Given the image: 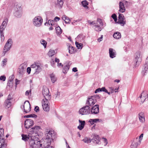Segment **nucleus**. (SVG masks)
I'll return each mask as SVG.
<instances>
[{"mask_svg":"<svg viewBox=\"0 0 148 148\" xmlns=\"http://www.w3.org/2000/svg\"><path fill=\"white\" fill-rule=\"evenodd\" d=\"M95 27L94 29L96 31H100L103 28L104 26L101 27L100 26V25H98L95 24L94 26Z\"/></svg>","mask_w":148,"mask_h":148,"instance_id":"28","label":"nucleus"},{"mask_svg":"<svg viewBox=\"0 0 148 148\" xmlns=\"http://www.w3.org/2000/svg\"><path fill=\"white\" fill-rule=\"evenodd\" d=\"M40 43L45 48H46L47 44V42L43 39H42L40 40Z\"/></svg>","mask_w":148,"mask_h":148,"instance_id":"40","label":"nucleus"},{"mask_svg":"<svg viewBox=\"0 0 148 148\" xmlns=\"http://www.w3.org/2000/svg\"><path fill=\"white\" fill-rule=\"evenodd\" d=\"M148 69V65L145 64L144 66L143 69L142 71V73L144 75H145V73H146Z\"/></svg>","mask_w":148,"mask_h":148,"instance_id":"38","label":"nucleus"},{"mask_svg":"<svg viewBox=\"0 0 148 148\" xmlns=\"http://www.w3.org/2000/svg\"><path fill=\"white\" fill-rule=\"evenodd\" d=\"M113 37L114 38L119 39L121 37V33L119 32L114 33L113 35Z\"/></svg>","mask_w":148,"mask_h":148,"instance_id":"30","label":"nucleus"},{"mask_svg":"<svg viewBox=\"0 0 148 148\" xmlns=\"http://www.w3.org/2000/svg\"><path fill=\"white\" fill-rule=\"evenodd\" d=\"M102 91V88H99L97 89L95 91V92L96 93L98 92H100Z\"/></svg>","mask_w":148,"mask_h":148,"instance_id":"52","label":"nucleus"},{"mask_svg":"<svg viewBox=\"0 0 148 148\" xmlns=\"http://www.w3.org/2000/svg\"><path fill=\"white\" fill-rule=\"evenodd\" d=\"M21 136L22 140L25 141L27 140L28 139L29 140L30 138V137L29 136V134L27 135L22 134Z\"/></svg>","mask_w":148,"mask_h":148,"instance_id":"31","label":"nucleus"},{"mask_svg":"<svg viewBox=\"0 0 148 148\" xmlns=\"http://www.w3.org/2000/svg\"><path fill=\"white\" fill-rule=\"evenodd\" d=\"M6 77L4 75L1 76L0 77V80L3 81H4L5 80Z\"/></svg>","mask_w":148,"mask_h":148,"instance_id":"54","label":"nucleus"},{"mask_svg":"<svg viewBox=\"0 0 148 148\" xmlns=\"http://www.w3.org/2000/svg\"><path fill=\"white\" fill-rule=\"evenodd\" d=\"M48 23L49 25H50L51 26H54V24H53L54 23L53 21L49 20L48 21Z\"/></svg>","mask_w":148,"mask_h":148,"instance_id":"50","label":"nucleus"},{"mask_svg":"<svg viewBox=\"0 0 148 148\" xmlns=\"http://www.w3.org/2000/svg\"><path fill=\"white\" fill-rule=\"evenodd\" d=\"M141 143L140 140H138L137 138L134 139L131 145V148H137L138 146Z\"/></svg>","mask_w":148,"mask_h":148,"instance_id":"17","label":"nucleus"},{"mask_svg":"<svg viewBox=\"0 0 148 148\" xmlns=\"http://www.w3.org/2000/svg\"><path fill=\"white\" fill-rule=\"evenodd\" d=\"M109 54L110 57L112 58H113L116 56V51L112 48L109 49Z\"/></svg>","mask_w":148,"mask_h":148,"instance_id":"19","label":"nucleus"},{"mask_svg":"<svg viewBox=\"0 0 148 148\" xmlns=\"http://www.w3.org/2000/svg\"><path fill=\"white\" fill-rule=\"evenodd\" d=\"M56 33L58 34H60L62 33V29L60 27H57L55 28Z\"/></svg>","mask_w":148,"mask_h":148,"instance_id":"37","label":"nucleus"},{"mask_svg":"<svg viewBox=\"0 0 148 148\" xmlns=\"http://www.w3.org/2000/svg\"><path fill=\"white\" fill-rule=\"evenodd\" d=\"M31 70L37 74L41 71V68L39 63L35 62L31 65V67H28L27 68V72L28 74L30 73Z\"/></svg>","mask_w":148,"mask_h":148,"instance_id":"1","label":"nucleus"},{"mask_svg":"<svg viewBox=\"0 0 148 148\" xmlns=\"http://www.w3.org/2000/svg\"><path fill=\"white\" fill-rule=\"evenodd\" d=\"M55 134L54 131L50 129H47L45 133L46 139L51 141L55 138Z\"/></svg>","mask_w":148,"mask_h":148,"instance_id":"3","label":"nucleus"},{"mask_svg":"<svg viewBox=\"0 0 148 148\" xmlns=\"http://www.w3.org/2000/svg\"><path fill=\"white\" fill-rule=\"evenodd\" d=\"M97 21L99 23L101 27L104 26V27L106 26V24H104V23L103 22L102 20L101 19L98 18L97 19Z\"/></svg>","mask_w":148,"mask_h":148,"instance_id":"41","label":"nucleus"},{"mask_svg":"<svg viewBox=\"0 0 148 148\" xmlns=\"http://www.w3.org/2000/svg\"><path fill=\"white\" fill-rule=\"evenodd\" d=\"M13 42L11 39H9L5 44L2 53L3 56H4L6 53L9 51L12 45Z\"/></svg>","mask_w":148,"mask_h":148,"instance_id":"5","label":"nucleus"},{"mask_svg":"<svg viewBox=\"0 0 148 148\" xmlns=\"http://www.w3.org/2000/svg\"><path fill=\"white\" fill-rule=\"evenodd\" d=\"M79 121L80 123V124L78 126L77 128L80 130H81L84 128L85 125V122L84 121H82L80 120H79Z\"/></svg>","mask_w":148,"mask_h":148,"instance_id":"25","label":"nucleus"},{"mask_svg":"<svg viewBox=\"0 0 148 148\" xmlns=\"http://www.w3.org/2000/svg\"><path fill=\"white\" fill-rule=\"evenodd\" d=\"M62 19L64 20L66 23H69L71 20L69 18L65 15H63L62 17Z\"/></svg>","mask_w":148,"mask_h":148,"instance_id":"27","label":"nucleus"},{"mask_svg":"<svg viewBox=\"0 0 148 148\" xmlns=\"http://www.w3.org/2000/svg\"><path fill=\"white\" fill-rule=\"evenodd\" d=\"M102 139L103 140V141L104 142L105 145H106L108 143L107 140L105 138H103Z\"/></svg>","mask_w":148,"mask_h":148,"instance_id":"58","label":"nucleus"},{"mask_svg":"<svg viewBox=\"0 0 148 148\" xmlns=\"http://www.w3.org/2000/svg\"><path fill=\"white\" fill-rule=\"evenodd\" d=\"M15 12L14 13V15L18 18L20 17L22 15V8L18 5H16L14 7Z\"/></svg>","mask_w":148,"mask_h":148,"instance_id":"9","label":"nucleus"},{"mask_svg":"<svg viewBox=\"0 0 148 148\" xmlns=\"http://www.w3.org/2000/svg\"><path fill=\"white\" fill-rule=\"evenodd\" d=\"M49 91L47 87H44L42 90V94L45 98L43 99L50 100L51 98V95H49Z\"/></svg>","mask_w":148,"mask_h":148,"instance_id":"10","label":"nucleus"},{"mask_svg":"<svg viewBox=\"0 0 148 148\" xmlns=\"http://www.w3.org/2000/svg\"><path fill=\"white\" fill-rule=\"evenodd\" d=\"M138 117L139 120L142 123L145 122V119L144 113L143 112H140L138 114Z\"/></svg>","mask_w":148,"mask_h":148,"instance_id":"24","label":"nucleus"},{"mask_svg":"<svg viewBox=\"0 0 148 148\" xmlns=\"http://www.w3.org/2000/svg\"><path fill=\"white\" fill-rule=\"evenodd\" d=\"M92 97H95V99L97 101V99H99L100 98V97L98 95H94L92 96Z\"/></svg>","mask_w":148,"mask_h":148,"instance_id":"56","label":"nucleus"},{"mask_svg":"<svg viewBox=\"0 0 148 148\" xmlns=\"http://www.w3.org/2000/svg\"><path fill=\"white\" fill-rule=\"evenodd\" d=\"M103 38V35H101V36L99 38H98V39L97 40L99 42H100L102 40Z\"/></svg>","mask_w":148,"mask_h":148,"instance_id":"61","label":"nucleus"},{"mask_svg":"<svg viewBox=\"0 0 148 148\" xmlns=\"http://www.w3.org/2000/svg\"><path fill=\"white\" fill-rule=\"evenodd\" d=\"M74 51V48L72 46L70 45H69V52L72 54L73 52V51Z\"/></svg>","mask_w":148,"mask_h":148,"instance_id":"44","label":"nucleus"},{"mask_svg":"<svg viewBox=\"0 0 148 148\" xmlns=\"http://www.w3.org/2000/svg\"><path fill=\"white\" fill-rule=\"evenodd\" d=\"M21 108L25 113L29 112L31 110V105L28 101H25L24 105L21 106Z\"/></svg>","mask_w":148,"mask_h":148,"instance_id":"8","label":"nucleus"},{"mask_svg":"<svg viewBox=\"0 0 148 148\" xmlns=\"http://www.w3.org/2000/svg\"><path fill=\"white\" fill-rule=\"evenodd\" d=\"M141 61L140 57V53L139 52H136L135 54V58L134 60V63L135 66H138L140 64Z\"/></svg>","mask_w":148,"mask_h":148,"instance_id":"11","label":"nucleus"},{"mask_svg":"<svg viewBox=\"0 0 148 148\" xmlns=\"http://www.w3.org/2000/svg\"><path fill=\"white\" fill-rule=\"evenodd\" d=\"M13 85V82L8 81L7 83V86H8L10 87H12Z\"/></svg>","mask_w":148,"mask_h":148,"instance_id":"47","label":"nucleus"},{"mask_svg":"<svg viewBox=\"0 0 148 148\" xmlns=\"http://www.w3.org/2000/svg\"><path fill=\"white\" fill-rule=\"evenodd\" d=\"M90 109V112L92 114H97L99 112V106L96 105L91 108Z\"/></svg>","mask_w":148,"mask_h":148,"instance_id":"15","label":"nucleus"},{"mask_svg":"<svg viewBox=\"0 0 148 148\" xmlns=\"http://www.w3.org/2000/svg\"><path fill=\"white\" fill-rule=\"evenodd\" d=\"M119 11L121 13H123L125 11V9L123 3L120 2L119 3Z\"/></svg>","mask_w":148,"mask_h":148,"instance_id":"22","label":"nucleus"},{"mask_svg":"<svg viewBox=\"0 0 148 148\" xmlns=\"http://www.w3.org/2000/svg\"><path fill=\"white\" fill-rule=\"evenodd\" d=\"M70 68V66L68 64H66L63 68V72L64 73H65L68 71Z\"/></svg>","mask_w":148,"mask_h":148,"instance_id":"32","label":"nucleus"},{"mask_svg":"<svg viewBox=\"0 0 148 148\" xmlns=\"http://www.w3.org/2000/svg\"><path fill=\"white\" fill-rule=\"evenodd\" d=\"M4 129L3 128L0 129V143H4V136L3 135Z\"/></svg>","mask_w":148,"mask_h":148,"instance_id":"21","label":"nucleus"},{"mask_svg":"<svg viewBox=\"0 0 148 148\" xmlns=\"http://www.w3.org/2000/svg\"><path fill=\"white\" fill-rule=\"evenodd\" d=\"M50 77L52 82L53 83H54L56 80V79L54 75L53 74H51L50 75Z\"/></svg>","mask_w":148,"mask_h":148,"instance_id":"39","label":"nucleus"},{"mask_svg":"<svg viewBox=\"0 0 148 148\" xmlns=\"http://www.w3.org/2000/svg\"><path fill=\"white\" fill-rule=\"evenodd\" d=\"M143 134H142L139 136V140H140V141L141 142V140H142L141 138H142L143 137Z\"/></svg>","mask_w":148,"mask_h":148,"instance_id":"62","label":"nucleus"},{"mask_svg":"<svg viewBox=\"0 0 148 148\" xmlns=\"http://www.w3.org/2000/svg\"><path fill=\"white\" fill-rule=\"evenodd\" d=\"M31 90H30V91H29V90L26 91L25 92V95H29V93L31 92Z\"/></svg>","mask_w":148,"mask_h":148,"instance_id":"64","label":"nucleus"},{"mask_svg":"<svg viewBox=\"0 0 148 148\" xmlns=\"http://www.w3.org/2000/svg\"><path fill=\"white\" fill-rule=\"evenodd\" d=\"M51 141L48 140V139H45L43 143V144L40 143V144L42 145V146H40V147H42V148H49Z\"/></svg>","mask_w":148,"mask_h":148,"instance_id":"16","label":"nucleus"},{"mask_svg":"<svg viewBox=\"0 0 148 148\" xmlns=\"http://www.w3.org/2000/svg\"><path fill=\"white\" fill-rule=\"evenodd\" d=\"M81 20L79 19H78L77 20H74L73 22L71 23V24L73 25H77V23L80 21Z\"/></svg>","mask_w":148,"mask_h":148,"instance_id":"46","label":"nucleus"},{"mask_svg":"<svg viewBox=\"0 0 148 148\" xmlns=\"http://www.w3.org/2000/svg\"><path fill=\"white\" fill-rule=\"evenodd\" d=\"M25 72V71H24V70L20 69L19 68L18 69V73H19L20 76H23Z\"/></svg>","mask_w":148,"mask_h":148,"instance_id":"36","label":"nucleus"},{"mask_svg":"<svg viewBox=\"0 0 148 148\" xmlns=\"http://www.w3.org/2000/svg\"><path fill=\"white\" fill-rule=\"evenodd\" d=\"M27 66V64L25 63H24L20 65L19 68L22 70H24V71H25Z\"/></svg>","mask_w":148,"mask_h":148,"instance_id":"33","label":"nucleus"},{"mask_svg":"<svg viewBox=\"0 0 148 148\" xmlns=\"http://www.w3.org/2000/svg\"><path fill=\"white\" fill-rule=\"evenodd\" d=\"M63 4V0H57V2L56 4V7L59 8H61Z\"/></svg>","mask_w":148,"mask_h":148,"instance_id":"26","label":"nucleus"},{"mask_svg":"<svg viewBox=\"0 0 148 148\" xmlns=\"http://www.w3.org/2000/svg\"><path fill=\"white\" fill-rule=\"evenodd\" d=\"M34 124L33 121L30 119H27L25 121L24 126L27 129L31 128Z\"/></svg>","mask_w":148,"mask_h":148,"instance_id":"13","label":"nucleus"},{"mask_svg":"<svg viewBox=\"0 0 148 148\" xmlns=\"http://www.w3.org/2000/svg\"><path fill=\"white\" fill-rule=\"evenodd\" d=\"M85 37L84 36L82 35L78 36L77 37V38L79 39L81 42L83 41L85 39Z\"/></svg>","mask_w":148,"mask_h":148,"instance_id":"42","label":"nucleus"},{"mask_svg":"<svg viewBox=\"0 0 148 148\" xmlns=\"http://www.w3.org/2000/svg\"><path fill=\"white\" fill-rule=\"evenodd\" d=\"M50 100L43 99L42 103L43 109L45 111H48L50 109L49 106V101Z\"/></svg>","mask_w":148,"mask_h":148,"instance_id":"12","label":"nucleus"},{"mask_svg":"<svg viewBox=\"0 0 148 148\" xmlns=\"http://www.w3.org/2000/svg\"><path fill=\"white\" fill-rule=\"evenodd\" d=\"M11 98L9 97V95H8L7 99L5 101L4 103V105L6 108H9L11 106Z\"/></svg>","mask_w":148,"mask_h":148,"instance_id":"20","label":"nucleus"},{"mask_svg":"<svg viewBox=\"0 0 148 148\" xmlns=\"http://www.w3.org/2000/svg\"><path fill=\"white\" fill-rule=\"evenodd\" d=\"M56 53V50L50 49L48 53V55L49 57H52Z\"/></svg>","mask_w":148,"mask_h":148,"instance_id":"29","label":"nucleus"},{"mask_svg":"<svg viewBox=\"0 0 148 148\" xmlns=\"http://www.w3.org/2000/svg\"><path fill=\"white\" fill-rule=\"evenodd\" d=\"M72 71L74 72H76L77 71V70L76 67L73 68L72 69Z\"/></svg>","mask_w":148,"mask_h":148,"instance_id":"63","label":"nucleus"},{"mask_svg":"<svg viewBox=\"0 0 148 148\" xmlns=\"http://www.w3.org/2000/svg\"><path fill=\"white\" fill-rule=\"evenodd\" d=\"M7 58H5L3 60L2 64H3V66H4V65H5L6 63L7 62Z\"/></svg>","mask_w":148,"mask_h":148,"instance_id":"55","label":"nucleus"},{"mask_svg":"<svg viewBox=\"0 0 148 148\" xmlns=\"http://www.w3.org/2000/svg\"><path fill=\"white\" fill-rule=\"evenodd\" d=\"M30 138L29 140V145L30 147L32 148H38L40 147V146H42V145L40 144V142L39 141L37 140L38 137H36V138Z\"/></svg>","mask_w":148,"mask_h":148,"instance_id":"2","label":"nucleus"},{"mask_svg":"<svg viewBox=\"0 0 148 148\" xmlns=\"http://www.w3.org/2000/svg\"><path fill=\"white\" fill-rule=\"evenodd\" d=\"M37 116L34 114H29L27 115H25L24 116V118H29V117H33L36 118Z\"/></svg>","mask_w":148,"mask_h":148,"instance_id":"43","label":"nucleus"},{"mask_svg":"<svg viewBox=\"0 0 148 148\" xmlns=\"http://www.w3.org/2000/svg\"><path fill=\"white\" fill-rule=\"evenodd\" d=\"M43 22L42 18L40 16H37L35 17L33 21V23L35 26L39 27H40Z\"/></svg>","mask_w":148,"mask_h":148,"instance_id":"6","label":"nucleus"},{"mask_svg":"<svg viewBox=\"0 0 148 148\" xmlns=\"http://www.w3.org/2000/svg\"><path fill=\"white\" fill-rule=\"evenodd\" d=\"M40 128L39 126H36L30 129V131L29 133V136L32 137V138H36V137H38V132Z\"/></svg>","mask_w":148,"mask_h":148,"instance_id":"4","label":"nucleus"},{"mask_svg":"<svg viewBox=\"0 0 148 148\" xmlns=\"http://www.w3.org/2000/svg\"><path fill=\"white\" fill-rule=\"evenodd\" d=\"M39 107L37 106H36L34 110L36 112H38L39 111Z\"/></svg>","mask_w":148,"mask_h":148,"instance_id":"59","label":"nucleus"},{"mask_svg":"<svg viewBox=\"0 0 148 148\" xmlns=\"http://www.w3.org/2000/svg\"><path fill=\"white\" fill-rule=\"evenodd\" d=\"M82 140L85 143H88L91 142L92 140H91L89 138H88L87 137H85Z\"/></svg>","mask_w":148,"mask_h":148,"instance_id":"35","label":"nucleus"},{"mask_svg":"<svg viewBox=\"0 0 148 148\" xmlns=\"http://www.w3.org/2000/svg\"><path fill=\"white\" fill-rule=\"evenodd\" d=\"M8 21V19H5L2 23V25L4 27H6Z\"/></svg>","mask_w":148,"mask_h":148,"instance_id":"45","label":"nucleus"},{"mask_svg":"<svg viewBox=\"0 0 148 148\" xmlns=\"http://www.w3.org/2000/svg\"><path fill=\"white\" fill-rule=\"evenodd\" d=\"M75 45L77 49H82L83 47V44L82 43H79L77 42L76 41Z\"/></svg>","mask_w":148,"mask_h":148,"instance_id":"34","label":"nucleus"},{"mask_svg":"<svg viewBox=\"0 0 148 148\" xmlns=\"http://www.w3.org/2000/svg\"><path fill=\"white\" fill-rule=\"evenodd\" d=\"M102 91L106 93L108 92V90H106L105 87H102Z\"/></svg>","mask_w":148,"mask_h":148,"instance_id":"60","label":"nucleus"},{"mask_svg":"<svg viewBox=\"0 0 148 148\" xmlns=\"http://www.w3.org/2000/svg\"><path fill=\"white\" fill-rule=\"evenodd\" d=\"M94 123H97L99 121V119H92Z\"/></svg>","mask_w":148,"mask_h":148,"instance_id":"57","label":"nucleus"},{"mask_svg":"<svg viewBox=\"0 0 148 148\" xmlns=\"http://www.w3.org/2000/svg\"><path fill=\"white\" fill-rule=\"evenodd\" d=\"M147 95L146 93L145 92H143L142 93V94L141 95V96H140V98L141 99L142 98H143V97H144L145 98V99H144V100H145L146 99V98L145 97H146V96Z\"/></svg>","mask_w":148,"mask_h":148,"instance_id":"49","label":"nucleus"},{"mask_svg":"<svg viewBox=\"0 0 148 148\" xmlns=\"http://www.w3.org/2000/svg\"><path fill=\"white\" fill-rule=\"evenodd\" d=\"M5 27H4V26H3V25H2L0 27V32L1 34L2 33Z\"/></svg>","mask_w":148,"mask_h":148,"instance_id":"53","label":"nucleus"},{"mask_svg":"<svg viewBox=\"0 0 148 148\" xmlns=\"http://www.w3.org/2000/svg\"><path fill=\"white\" fill-rule=\"evenodd\" d=\"M112 17L113 18V19H114L115 22L116 21L117 19L116 17V15L115 14H113L112 16Z\"/></svg>","mask_w":148,"mask_h":148,"instance_id":"51","label":"nucleus"},{"mask_svg":"<svg viewBox=\"0 0 148 148\" xmlns=\"http://www.w3.org/2000/svg\"><path fill=\"white\" fill-rule=\"evenodd\" d=\"M79 113L82 115L88 114L90 113V108L88 106L86 105L80 108Z\"/></svg>","mask_w":148,"mask_h":148,"instance_id":"7","label":"nucleus"},{"mask_svg":"<svg viewBox=\"0 0 148 148\" xmlns=\"http://www.w3.org/2000/svg\"><path fill=\"white\" fill-rule=\"evenodd\" d=\"M96 101H97L95 99V97L91 96L87 99L86 103L87 105L91 106L94 105Z\"/></svg>","mask_w":148,"mask_h":148,"instance_id":"14","label":"nucleus"},{"mask_svg":"<svg viewBox=\"0 0 148 148\" xmlns=\"http://www.w3.org/2000/svg\"><path fill=\"white\" fill-rule=\"evenodd\" d=\"M82 4L84 7H86L88 5V3L86 1H83L82 2Z\"/></svg>","mask_w":148,"mask_h":148,"instance_id":"48","label":"nucleus"},{"mask_svg":"<svg viewBox=\"0 0 148 148\" xmlns=\"http://www.w3.org/2000/svg\"><path fill=\"white\" fill-rule=\"evenodd\" d=\"M119 21L118 22L120 24L124 25L126 23V21L124 18V16L122 14H119L118 17Z\"/></svg>","mask_w":148,"mask_h":148,"instance_id":"18","label":"nucleus"},{"mask_svg":"<svg viewBox=\"0 0 148 148\" xmlns=\"http://www.w3.org/2000/svg\"><path fill=\"white\" fill-rule=\"evenodd\" d=\"M92 142L98 144L100 142L99 138L98 135H97L96 134H94V137L92 139Z\"/></svg>","mask_w":148,"mask_h":148,"instance_id":"23","label":"nucleus"}]
</instances>
